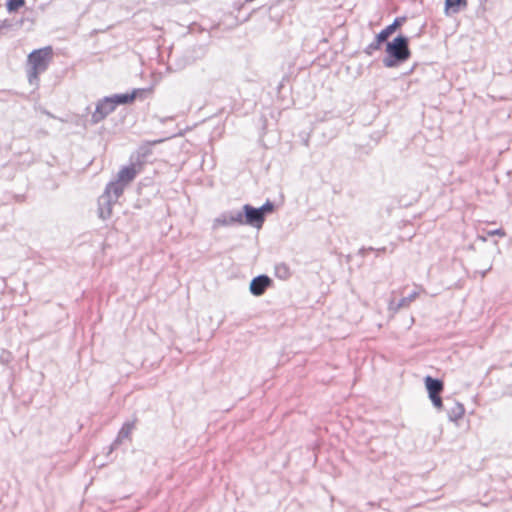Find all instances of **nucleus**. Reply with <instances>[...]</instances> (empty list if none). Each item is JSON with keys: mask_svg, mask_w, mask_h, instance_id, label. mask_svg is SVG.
<instances>
[{"mask_svg": "<svg viewBox=\"0 0 512 512\" xmlns=\"http://www.w3.org/2000/svg\"><path fill=\"white\" fill-rule=\"evenodd\" d=\"M410 56L409 38L400 34L386 43V56L382 62L387 68H395L406 62Z\"/></svg>", "mask_w": 512, "mask_h": 512, "instance_id": "obj_1", "label": "nucleus"}, {"mask_svg": "<svg viewBox=\"0 0 512 512\" xmlns=\"http://www.w3.org/2000/svg\"><path fill=\"white\" fill-rule=\"evenodd\" d=\"M51 57V47L33 50L28 55V63L31 65V69L28 72V80L31 84L34 82V80L38 79V75L40 73L44 72L48 68Z\"/></svg>", "mask_w": 512, "mask_h": 512, "instance_id": "obj_2", "label": "nucleus"}, {"mask_svg": "<svg viewBox=\"0 0 512 512\" xmlns=\"http://www.w3.org/2000/svg\"><path fill=\"white\" fill-rule=\"evenodd\" d=\"M406 18L405 17H397L394 19V21L385 27L383 30H381L375 37L374 41L371 42L365 49V54L371 56L375 51L379 50L381 48V45L384 42H388V38L399 28L404 22Z\"/></svg>", "mask_w": 512, "mask_h": 512, "instance_id": "obj_3", "label": "nucleus"}, {"mask_svg": "<svg viewBox=\"0 0 512 512\" xmlns=\"http://www.w3.org/2000/svg\"><path fill=\"white\" fill-rule=\"evenodd\" d=\"M424 381L432 404L436 408H441L443 406V401L440 395L444 389L442 380L433 378L431 376H426Z\"/></svg>", "mask_w": 512, "mask_h": 512, "instance_id": "obj_4", "label": "nucleus"}, {"mask_svg": "<svg viewBox=\"0 0 512 512\" xmlns=\"http://www.w3.org/2000/svg\"><path fill=\"white\" fill-rule=\"evenodd\" d=\"M240 214L242 215V225H249L259 229L265 221L260 210L250 204H245Z\"/></svg>", "mask_w": 512, "mask_h": 512, "instance_id": "obj_5", "label": "nucleus"}, {"mask_svg": "<svg viewBox=\"0 0 512 512\" xmlns=\"http://www.w3.org/2000/svg\"><path fill=\"white\" fill-rule=\"evenodd\" d=\"M234 225H242V215L240 211L230 210L221 213L218 217L213 220L212 228L214 230L219 227H227Z\"/></svg>", "mask_w": 512, "mask_h": 512, "instance_id": "obj_6", "label": "nucleus"}, {"mask_svg": "<svg viewBox=\"0 0 512 512\" xmlns=\"http://www.w3.org/2000/svg\"><path fill=\"white\" fill-rule=\"evenodd\" d=\"M115 106L112 102V98L110 96L104 97L100 99L97 104L95 111L93 112L91 116V122L93 124H97L104 120L109 114L114 112Z\"/></svg>", "mask_w": 512, "mask_h": 512, "instance_id": "obj_7", "label": "nucleus"}, {"mask_svg": "<svg viewBox=\"0 0 512 512\" xmlns=\"http://www.w3.org/2000/svg\"><path fill=\"white\" fill-rule=\"evenodd\" d=\"M272 284V280L265 274L254 277L249 285L250 293L254 296H261Z\"/></svg>", "mask_w": 512, "mask_h": 512, "instance_id": "obj_8", "label": "nucleus"}, {"mask_svg": "<svg viewBox=\"0 0 512 512\" xmlns=\"http://www.w3.org/2000/svg\"><path fill=\"white\" fill-rule=\"evenodd\" d=\"M125 186L118 182L116 179L113 181H110L102 194V201H110L112 199L113 201L117 202L119 197L123 194L125 190Z\"/></svg>", "mask_w": 512, "mask_h": 512, "instance_id": "obj_9", "label": "nucleus"}, {"mask_svg": "<svg viewBox=\"0 0 512 512\" xmlns=\"http://www.w3.org/2000/svg\"><path fill=\"white\" fill-rule=\"evenodd\" d=\"M136 175L137 171L134 165L125 166L117 173L116 180L127 187L135 179Z\"/></svg>", "mask_w": 512, "mask_h": 512, "instance_id": "obj_10", "label": "nucleus"}, {"mask_svg": "<svg viewBox=\"0 0 512 512\" xmlns=\"http://www.w3.org/2000/svg\"><path fill=\"white\" fill-rule=\"evenodd\" d=\"M139 91V89H134L131 93L114 94L111 95L110 98H112V102L116 108L118 105L132 103Z\"/></svg>", "mask_w": 512, "mask_h": 512, "instance_id": "obj_11", "label": "nucleus"}, {"mask_svg": "<svg viewBox=\"0 0 512 512\" xmlns=\"http://www.w3.org/2000/svg\"><path fill=\"white\" fill-rule=\"evenodd\" d=\"M116 202L110 199V201H102V195L98 199V214L103 220L108 219L112 214V206Z\"/></svg>", "mask_w": 512, "mask_h": 512, "instance_id": "obj_12", "label": "nucleus"}, {"mask_svg": "<svg viewBox=\"0 0 512 512\" xmlns=\"http://www.w3.org/2000/svg\"><path fill=\"white\" fill-rule=\"evenodd\" d=\"M464 413H465L464 406H463V404H461L459 402H455L453 404V406L447 411L448 418L451 421L459 420L460 418H462Z\"/></svg>", "mask_w": 512, "mask_h": 512, "instance_id": "obj_13", "label": "nucleus"}, {"mask_svg": "<svg viewBox=\"0 0 512 512\" xmlns=\"http://www.w3.org/2000/svg\"><path fill=\"white\" fill-rule=\"evenodd\" d=\"M418 295V291L414 290L408 296L401 298L399 302L396 304V310L408 307L410 303L417 298Z\"/></svg>", "mask_w": 512, "mask_h": 512, "instance_id": "obj_14", "label": "nucleus"}, {"mask_svg": "<svg viewBox=\"0 0 512 512\" xmlns=\"http://www.w3.org/2000/svg\"><path fill=\"white\" fill-rule=\"evenodd\" d=\"M133 427H134V423H132V422L125 423L122 426V428L119 431V433H118V436H117V439H116V443L121 444L122 443V439L127 438L129 436V434L131 433Z\"/></svg>", "mask_w": 512, "mask_h": 512, "instance_id": "obj_15", "label": "nucleus"}, {"mask_svg": "<svg viewBox=\"0 0 512 512\" xmlns=\"http://www.w3.org/2000/svg\"><path fill=\"white\" fill-rule=\"evenodd\" d=\"M467 0H445L446 10L452 9L454 13L458 12L461 6H466Z\"/></svg>", "mask_w": 512, "mask_h": 512, "instance_id": "obj_16", "label": "nucleus"}, {"mask_svg": "<svg viewBox=\"0 0 512 512\" xmlns=\"http://www.w3.org/2000/svg\"><path fill=\"white\" fill-rule=\"evenodd\" d=\"M25 5V0H8L6 7L8 12H16Z\"/></svg>", "mask_w": 512, "mask_h": 512, "instance_id": "obj_17", "label": "nucleus"}, {"mask_svg": "<svg viewBox=\"0 0 512 512\" xmlns=\"http://www.w3.org/2000/svg\"><path fill=\"white\" fill-rule=\"evenodd\" d=\"M262 213V216L265 218L266 214L273 212L274 203L270 200H267L261 207L258 208Z\"/></svg>", "mask_w": 512, "mask_h": 512, "instance_id": "obj_18", "label": "nucleus"}, {"mask_svg": "<svg viewBox=\"0 0 512 512\" xmlns=\"http://www.w3.org/2000/svg\"><path fill=\"white\" fill-rule=\"evenodd\" d=\"M287 273H288V270H287L286 266L283 265L282 267H277V274L279 277L285 278Z\"/></svg>", "mask_w": 512, "mask_h": 512, "instance_id": "obj_19", "label": "nucleus"}, {"mask_svg": "<svg viewBox=\"0 0 512 512\" xmlns=\"http://www.w3.org/2000/svg\"><path fill=\"white\" fill-rule=\"evenodd\" d=\"M365 251H376L377 253H381V252H385L386 248L382 247V248H379V249H374L373 247H369V248H363V249L360 250V252H365Z\"/></svg>", "mask_w": 512, "mask_h": 512, "instance_id": "obj_20", "label": "nucleus"}, {"mask_svg": "<svg viewBox=\"0 0 512 512\" xmlns=\"http://www.w3.org/2000/svg\"><path fill=\"white\" fill-rule=\"evenodd\" d=\"M491 235L505 236V232L502 229H496L490 232Z\"/></svg>", "mask_w": 512, "mask_h": 512, "instance_id": "obj_21", "label": "nucleus"}, {"mask_svg": "<svg viewBox=\"0 0 512 512\" xmlns=\"http://www.w3.org/2000/svg\"><path fill=\"white\" fill-rule=\"evenodd\" d=\"M491 269H492V266H489L487 269H485L483 271H479L481 278H484L486 276L487 272L490 271ZM476 273H478V271Z\"/></svg>", "mask_w": 512, "mask_h": 512, "instance_id": "obj_22", "label": "nucleus"}, {"mask_svg": "<svg viewBox=\"0 0 512 512\" xmlns=\"http://www.w3.org/2000/svg\"><path fill=\"white\" fill-rule=\"evenodd\" d=\"M94 464L98 465V466H103L104 465V463H102V462L101 463H97V458L94 459Z\"/></svg>", "mask_w": 512, "mask_h": 512, "instance_id": "obj_23", "label": "nucleus"}]
</instances>
